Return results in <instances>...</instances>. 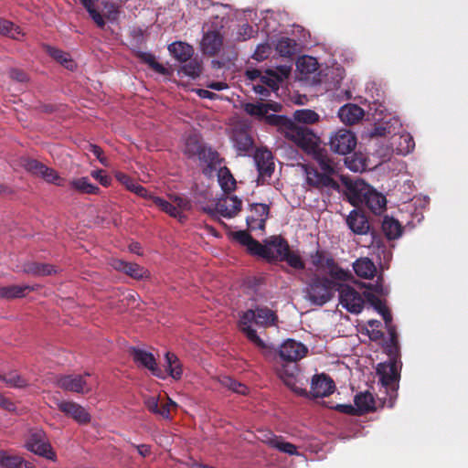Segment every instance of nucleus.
<instances>
[{"label": "nucleus", "mask_w": 468, "mask_h": 468, "mask_svg": "<svg viewBox=\"0 0 468 468\" xmlns=\"http://www.w3.org/2000/svg\"><path fill=\"white\" fill-rule=\"evenodd\" d=\"M243 110L247 114L260 121L264 120L267 124L277 127L289 140L295 138L305 128L298 126L292 119L285 115L269 113L271 111L273 112H281L282 105L280 102H248L243 105Z\"/></svg>", "instance_id": "1"}, {"label": "nucleus", "mask_w": 468, "mask_h": 468, "mask_svg": "<svg viewBox=\"0 0 468 468\" xmlns=\"http://www.w3.org/2000/svg\"><path fill=\"white\" fill-rule=\"evenodd\" d=\"M277 322L278 315L274 311L267 306L256 305L254 309H249L242 314L239 322V328L257 347L264 349L266 344L257 335L256 330L251 327V324L254 323L266 328L276 325Z\"/></svg>", "instance_id": "2"}, {"label": "nucleus", "mask_w": 468, "mask_h": 468, "mask_svg": "<svg viewBox=\"0 0 468 468\" xmlns=\"http://www.w3.org/2000/svg\"><path fill=\"white\" fill-rule=\"evenodd\" d=\"M318 138L308 128L303 129L299 135L291 141L301 147L308 154H312L314 160L316 161L320 169L326 174H335V162L329 156L326 149L320 146L317 143Z\"/></svg>", "instance_id": "3"}, {"label": "nucleus", "mask_w": 468, "mask_h": 468, "mask_svg": "<svg viewBox=\"0 0 468 468\" xmlns=\"http://www.w3.org/2000/svg\"><path fill=\"white\" fill-rule=\"evenodd\" d=\"M338 284L326 276L314 274L305 282V298L312 304L323 306L333 299Z\"/></svg>", "instance_id": "4"}, {"label": "nucleus", "mask_w": 468, "mask_h": 468, "mask_svg": "<svg viewBox=\"0 0 468 468\" xmlns=\"http://www.w3.org/2000/svg\"><path fill=\"white\" fill-rule=\"evenodd\" d=\"M242 201L236 196H226L219 198L215 207H206L203 208L211 218L216 219L218 216L231 218L236 217L241 210Z\"/></svg>", "instance_id": "5"}, {"label": "nucleus", "mask_w": 468, "mask_h": 468, "mask_svg": "<svg viewBox=\"0 0 468 468\" xmlns=\"http://www.w3.org/2000/svg\"><path fill=\"white\" fill-rule=\"evenodd\" d=\"M398 356H389L388 363H380L377 367V374L379 381L387 389H390L396 393L399 388V380L400 378L399 368L398 365Z\"/></svg>", "instance_id": "6"}, {"label": "nucleus", "mask_w": 468, "mask_h": 468, "mask_svg": "<svg viewBox=\"0 0 468 468\" xmlns=\"http://www.w3.org/2000/svg\"><path fill=\"white\" fill-rule=\"evenodd\" d=\"M23 165L27 172L42 178L48 184H53L58 186H65L66 179L61 177L55 169L47 166L36 159H26Z\"/></svg>", "instance_id": "7"}, {"label": "nucleus", "mask_w": 468, "mask_h": 468, "mask_svg": "<svg viewBox=\"0 0 468 468\" xmlns=\"http://www.w3.org/2000/svg\"><path fill=\"white\" fill-rule=\"evenodd\" d=\"M341 305L351 314L362 312L365 303V294L362 295L348 284L339 283L337 287Z\"/></svg>", "instance_id": "8"}, {"label": "nucleus", "mask_w": 468, "mask_h": 468, "mask_svg": "<svg viewBox=\"0 0 468 468\" xmlns=\"http://www.w3.org/2000/svg\"><path fill=\"white\" fill-rule=\"evenodd\" d=\"M28 451L43 456L48 460H54L55 452L52 451L51 445L47 440L46 433L41 429L31 430L26 442Z\"/></svg>", "instance_id": "9"}, {"label": "nucleus", "mask_w": 468, "mask_h": 468, "mask_svg": "<svg viewBox=\"0 0 468 468\" xmlns=\"http://www.w3.org/2000/svg\"><path fill=\"white\" fill-rule=\"evenodd\" d=\"M356 143V136L354 133L350 130L340 129L330 136L329 146L332 152L345 155L355 150Z\"/></svg>", "instance_id": "10"}, {"label": "nucleus", "mask_w": 468, "mask_h": 468, "mask_svg": "<svg viewBox=\"0 0 468 468\" xmlns=\"http://www.w3.org/2000/svg\"><path fill=\"white\" fill-rule=\"evenodd\" d=\"M90 377L89 373L84 375H64L57 379V385L66 391L87 394L93 388V383L87 379Z\"/></svg>", "instance_id": "11"}, {"label": "nucleus", "mask_w": 468, "mask_h": 468, "mask_svg": "<svg viewBox=\"0 0 468 468\" xmlns=\"http://www.w3.org/2000/svg\"><path fill=\"white\" fill-rule=\"evenodd\" d=\"M343 182L346 186V196L350 204L355 207L363 205L366 196L371 186L360 179H343Z\"/></svg>", "instance_id": "12"}, {"label": "nucleus", "mask_w": 468, "mask_h": 468, "mask_svg": "<svg viewBox=\"0 0 468 468\" xmlns=\"http://www.w3.org/2000/svg\"><path fill=\"white\" fill-rule=\"evenodd\" d=\"M258 439L271 448L276 449L281 452L289 455H298L297 447L283 440L282 436H277L271 431H260Z\"/></svg>", "instance_id": "13"}, {"label": "nucleus", "mask_w": 468, "mask_h": 468, "mask_svg": "<svg viewBox=\"0 0 468 468\" xmlns=\"http://www.w3.org/2000/svg\"><path fill=\"white\" fill-rule=\"evenodd\" d=\"M255 163L259 173L258 184H264L266 179L270 178L274 172V162L271 152L269 150H257Z\"/></svg>", "instance_id": "14"}, {"label": "nucleus", "mask_w": 468, "mask_h": 468, "mask_svg": "<svg viewBox=\"0 0 468 468\" xmlns=\"http://www.w3.org/2000/svg\"><path fill=\"white\" fill-rule=\"evenodd\" d=\"M270 207L263 203H253L250 205V215L246 221L251 230H264L265 223L269 218Z\"/></svg>", "instance_id": "15"}, {"label": "nucleus", "mask_w": 468, "mask_h": 468, "mask_svg": "<svg viewBox=\"0 0 468 468\" xmlns=\"http://www.w3.org/2000/svg\"><path fill=\"white\" fill-rule=\"evenodd\" d=\"M56 405L62 413L72 418L79 424H87L90 421V413L85 408L74 401L57 399Z\"/></svg>", "instance_id": "16"}, {"label": "nucleus", "mask_w": 468, "mask_h": 468, "mask_svg": "<svg viewBox=\"0 0 468 468\" xmlns=\"http://www.w3.org/2000/svg\"><path fill=\"white\" fill-rule=\"evenodd\" d=\"M308 348L293 339L286 340L280 347V356L282 360L295 363L306 356Z\"/></svg>", "instance_id": "17"}, {"label": "nucleus", "mask_w": 468, "mask_h": 468, "mask_svg": "<svg viewBox=\"0 0 468 468\" xmlns=\"http://www.w3.org/2000/svg\"><path fill=\"white\" fill-rule=\"evenodd\" d=\"M131 353L135 363L149 369L154 376L161 379L165 378V373L157 366L152 353L139 348H133Z\"/></svg>", "instance_id": "18"}, {"label": "nucleus", "mask_w": 468, "mask_h": 468, "mask_svg": "<svg viewBox=\"0 0 468 468\" xmlns=\"http://www.w3.org/2000/svg\"><path fill=\"white\" fill-rule=\"evenodd\" d=\"M335 388V382L329 376L316 374L312 378L310 393L314 398H324L331 395Z\"/></svg>", "instance_id": "19"}, {"label": "nucleus", "mask_w": 468, "mask_h": 468, "mask_svg": "<svg viewBox=\"0 0 468 468\" xmlns=\"http://www.w3.org/2000/svg\"><path fill=\"white\" fill-rule=\"evenodd\" d=\"M111 266L117 271L125 273L135 280H143L149 277V271L134 262L125 261L121 259H112Z\"/></svg>", "instance_id": "20"}, {"label": "nucleus", "mask_w": 468, "mask_h": 468, "mask_svg": "<svg viewBox=\"0 0 468 468\" xmlns=\"http://www.w3.org/2000/svg\"><path fill=\"white\" fill-rule=\"evenodd\" d=\"M298 367L295 363L290 365H282L278 369V375L282 382L299 396L306 397L308 395L306 389L296 386V375Z\"/></svg>", "instance_id": "21"}, {"label": "nucleus", "mask_w": 468, "mask_h": 468, "mask_svg": "<svg viewBox=\"0 0 468 468\" xmlns=\"http://www.w3.org/2000/svg\"><path fill=\"white\" fill-rule=\"evenodd\" d=\"M346 224L351 231L356 235H366L369 232L370 224L365 212L353 209L346 218Z\"/></svg>", "instance_id": "22"}, {"label": "nucleus", "mask_w": 468, "mask_h": 468, "mask_svg": "<svg viewBox=\"0 0 468 468\" xmlns=\"http://www.w3.org/2000/svg\"><path fill=\"white\" fill-rule=\"evenodd\" d=\"M333 174H326V173H319L317 170H311L307 171V183L311 186L316 187V188H324L328 187L335 190L339 189L338 183L334 180L331 176Z\"/></svg>", "instance_id": "23"}, {"label": "nucleus", "mask_w": 468, "mask_h": 468, "mask_svg": "<svg viewBox=\"0 0 468 468\" xmlns=\"http://www.w3.org/2000/svg\"><path fill=\"white\" fill-rule=\"evenodd\" d=\"M223 45V37L217 31H208L201 40V49L204 54L214 56L219 52Z\"/></svg>", "instance_id": "24"}, {"label": "nucleus", "mask_w": 468, "mask_h": 468, "mask_svg": "<svg viewBox=\"0 0 468 468\" xmlns=\"http://www.w3.org/2000/svg\"><path fill=\"white\" fill-rule=\"evenodd\" d=\"M22 271L35 277L49 276L58 272L55 265L37 261H27L22 265Z\"/></svg>", "instance_id": "25"}, {"label": "nucleus", "mask_w": 468, "mask_h": 468, "mask_svg": "<svg viewBox=\"0 0 468 468\" xmlns=\"http://www.w3.org/2000/svg\"><path fill=\"white\" fill-rule=\"evenodd\" d=\"M363 205H365L374 214L378 215L386 210L387 199L384 195L370 187Z\"/></svg>", "instance_id": "26"}, {"label": "nucleus", "mask_w": 468, "mask_h": 468, "mask_svg": "<svg viewBox=\"0 0 468 468\" xmlns=\"http://www.w3.org/2000/svg\"><path fill=\"white\" fill-rule=\"evenodd\" d=\"M35 286L31 285H8L0 286V299L14 300L25 297L28 292H34Z\"/></svg>", "instance_id": "27"}, {"label": "nucleus", "mask_w": 468, "mask_h": 468, "mask_svg": "<svg viewBox=\"0 0 468 468\" xmlns=\"http://www.w3.org/2000/svg\"><path fill=\"white\" fill-rule=\"evenodd\" d=\"M338 116L346 124L352 125L364 116V110L356 104H346L339 109Z\"/></svg>", "instance_id": "28"}, {"label": "nucleus", "mask_w": 468, "mask_h": 468, "mask_svg": "<svg viewBox=\"0 0 468 468\" xmlns=\"http://www.w3.org/2000/svg\"><path fill=\"white\" fill-rule=\"evenodd\" d=\"M232 141L239 154H246L253 147L251 136L244 129H236L232 134Z\"/></svg>", "instance_id": "29"}, {"label": "nucleus", "mask_w": 468, "mask_h": 468, "mask_svg": "<svg viewBox=\"0 0 468 468\" xmlns=\"http://www.w3.org/2000/svg\"><path fill=\"white\" fill-rule=\"evenodd\" d=\"M168 50L171 55L180 62L188 61L194 54V48L191 45L176 41L168 46Z\"/></svg>", "instance_id": "30"}, {"label": "nucleus", "mask_w": 468, "mask_h": 468, "mask_svg": "<svg viewBox=\"0 0 468 468\" xmlns=\"http://www.w3.org/2000/svg\"><path fill=\"white\" fill-rule=\"evenodd\" d=\"M353 269L356 274L363 279H372L377 272L374 262L367 257L357 259L353 263Z\"/></svg>", "instance_id": "31"}, {"label": "nucleus", "mask_w": 468, "mask_h": 468, "mask_svg": "<svg viewBox=\"0 0 468 468\" xmlns=\"http://www.w3.org/2000/svg\"><path fill=\"white\" fill-rule=\"evenodd\" d=\"M70 189L79 194L98 195L100 187L90 182L87 176L73 178L69 182Z\"/></svg>", "instance_id": "32"}, {"label": "nucleus", "mask_w": 468, "mask_h": 468, "mask_svg": "<svg viewBox=\"0 0 468 468\" xmlns=\"http://www.w3.org/2000/svg\"><path fill=\"white\" fill-rule=\"evenodd\" d=\"M354 403L360 416L375 410L374 398L368 391L356 394L354 399Z\"/></svg>", "instance_id": "33"}, {"label": "nucleus", "mask_w": 468, "mask_h": 468, "mask_svg": "<svg viewBox=\"0 0 468 468\" xmlns=\"http://www.w3.org/2000/svg\"><path fill=\"white\" fill-rule=\"evenodd\" d=\"M269 247L273 250V258L271 259V261H282V259L291 250L288 241L281 236L272 237L269 241Z\"/></svg>", "instance_id": "34"}, {"label": "nucleus", "mask_w": 468, "mask_h": 468, "mask_svg": "<svg viewBox=\"0 0 468 468\" xmlns=\"http://www.w3.org/2000/svg\"><path fill=\"white\" fill-rule=\"evenodd\" d=\"M152 203L160 208L163 212L168 214L172 218L178 219L180 222H184L186 218L184 213L179 211V209L173 204V202L171 203L160 197L155 196Z\"/></svg>", "instance_id": "35"}, {"label": "nucleus", "mask_w": 468, "mask_h": 468, "mask_svg": "<svg viewBox=\"0 0 468 468\" xmlns=\"http://www.w3.org/2000/svg\"><path fill=\"white\" fill-rule=\"evenodd\" d=\"M204 144L198 135L190 134L186 139L183 153L189 159L196 158L200 154Z\"/></svg>", "instance_id": "36"}, {"label": "nucleus", "mask_w": 468, "mask_h": 468, "mask_svg": "<svg viewBox=\"0 0 468 468\" xmlns=\"http://www.w3.org/2000/svg\"><path fill=\"white\" fill-rule=\"evenodd\" d=\"M382 231L388 239H396L402 234V227L399 220L386 216L382 221Z\"/></svg>", "instance_id": "37"}, {"label": "nucleus", "mask_w": 468, "mask_h": 468, "mask_svg": "<svg viewBox=\"0 0 468 468\" xmlns=\"http://www.w3.org/2000/svg\"><path fill=\"white\" fill-rule=\"evenodd\" d=\"M144 404L146 409L154 413L160 415L162 418L170 419V411L168 405H159V399L155 396H147L144 398Z\"/></svg>", "instance_id": "38"}, {"label": "nucleus", "mask_w": 468, "mask_h": 468, "mask_svg": "<svg viewBox=\"0 0 468 468\" xmlns=\"http://www.w3.org/2000/svg\"><path fill=\"white\" fill-rule=\"evenodd\" d=\"M0 465L5 468H33L30 463L17 455H11L4 451H0Z\"/></svg>", "instance_id": "39"}, {"label": "nucleus", "mask_w": 468, "mask_h": 468, "mask_svg": "<svg viewBox=\"0 0 468 468\" xmlns=\"http://www.w3.org/2000/svg\"><path fill=\"white\" fill-rule=\"evenodd\" d=\"M196 158L207 165L209 169H215L221 162L218 153L211 147H207L206 144H204L200 154H198Z\"/></svg>", "instance_id": "40"}, {"label": "nucleus", "mask_w": 468, "mask_h": 468, "mask_svg": "<svg viewBox=\"0 0 468 468\" xmlns=\"http://www.w3.org/2000/svg\"><path fill=\"white\" fill-rule=\"evenodd\" d=\"M330 269L327 271L329 275V279L340 283V282H345L353 279V274L350 271L345 270L338 265L336 261H329Z\"/></svg>", "instance_id": "41"}, {"label": "nucleus", "mask_w": 468, "mask_h": 468, "mask_svg": "<svg viewBox=\"0 0 468 468\" xmlns=\"http://www.w3.org/2000/svg\"><path fill=\"white\" fill-rule=\"evenodd\" d=\"M247 250L250 254L259 256L270 262H271V259L273 258V250L269 247V243L267 245H262L255 239H252L250 245L247 248Z\"/></svg>", "instance_id": "42"}, {"label": "nucleus", "mask_w": 468, "mask_h": 468, "mask_svg": "<svg viewBox=\"0 0 468 468\" xmlns=\"http://www.w3.org/2000/svg\"><path fill=\"white\" fill-rule=\"evenodd\" d=\"M319 114L314 110L301 109L293 112L292 122L298 126H300L298 123L314 124L319 121Z\"/></svg>", "instance_id": "43"}, {"label": "nucleus", "mask_w": 468, "mask_h": 468, "mask_svg": "<svg viewBox=\"0 0 468 468\" xmlns=\"http://www.w3.org/2000/svg\"><path fill=\"white\" fill-rule=\"evenodd\" d=\"M275 49L282 57L290 58L295 54L297 43L292 38L282 37L277 41Z\"/></svg>", "instance_id": "44"}, {"label": "nucleus", "mask_w": 468, "mask_h": 468, "mask_svg": "<svg viewBox=\"0 0 468 468\" xmlns=\"http://www.w3.org/2000/svg\"><path fill=\"white\" fill-rule=\"evenodd\" d=\"M165 361L167 364V371L174 379H180L183 375L182 364L176 354L167 352L165 354Z\"/></svg>", "instance_id": "45"}, {"label": "nucleus", "mask_w": 468, "mask_h": 468, "mask_svg": "<svg viewBox=\"0 0 468 468\" xmlns=\"http://www.w3.org/2000/svg\"><path fill=\"white\" fill-rule=\"evenodd\" d=\"M218 176L219 185L225 193L229 194L235 189L236 180L228 167L219 168Z\"/></svg>", "instance_id": "46"}, {"label": "nucleus", "mask_w": 468, "mask_h": 468, "mask_svg": "<svg viewBox=\"0 0 468 468\" xmlns=\"http://www.w3.org/2000/svg\"><path fill=\"white\" fill-rule=\"evenodd\" d=\"M312 263L317 269L329 270V261H335L332 254L326 250H317L311 255Z\"/></svg>", "instance_id": "47"}, {"label": "nucleus", "mask_w": 468, "mask_h": 468, "mask_svg": "<svg viewBox=\"0 0 468 468\" xmlns=\"http://www.w3.org/2000/svg\"><path fill=\"white\" fill-rule=\"evenodd\" d=\"M185 64L179 69V73H183L192 79L199 77L202 72V64L198 58H190L188 61L184 62Z\"/></svg>", "instance_id": "48"}, {"label": "nucleus", "mask_w": 468, "mask_h": 468, "mask_svg": "<svg viewBox=\"0 0 468 468\" xmlns=\"http://www.w3.org/2000/svg\"><path fill=\"white\" fill-rule=\"evenodd\" d=\"M0 35L18 39L23 35L21 28L13 22L0 17Z\"/></svg>", "instance_id": "49"}, {"label": "nucleus", "mask_w": 468, "mask_h": 468, "mask_svg": "<svg viewBox=\"0 0 468 468\" xmlns=\"http://www.w3.org/2000/svg\"><path fill=\"white\" fill-rule=\"evenodd\" d=\"M396 151L398 154L406 155L413 151L415 147V142L413 137L410 133H404L398 137Z\"/></svg>", "instance_id": "50"}, {"label": "nucleus", "mask_w": 468, "mask_h": 468, "mask_svg": "<svg viewBox=\"0 0 468 468\" xmlns=\"http://www.w3.org/2000/svg\"><path fill=\"white\" fill-rule=\"evenodd\" d=\"M0 380L5 382L10 388H25L27 386V381L16 371H11L7 374H0Z\"/></svg>", "instance_id": "51"}, {"label": "nucleus", "mask_w": 468, "mask_h": 468, "mask_svg": "<svg viewBox=\"0 0 468 468\" xmlns=\"http://www.w3.org/2000/svg\"><path fill=\"white\" fill-rule=\"evenodd\" d=\"M48 54L56 59L58 62H59L61 65L66 67L69 69H72L74 67L73 60L69 58V55L58 48H48Z\"/></svg>", "instance_id": "52"}, {"label": "nucleus", "mask_w": 468, "mask_h": 468, "mask_svg": "<svg viewBox=\"0 0 468 468\" xmlns=\"http://www.w3.org/2000/svg\"><path fill=\"white\" fill-rule=\"evenodd\" d=\"M137 56L142 61L146 63L155 72L160 73L162 75H165L167 73V69L162 64L155 60V58L153 54L148 52H139Z\"/></svg>", "instance_id": "53"}, {"label": "nucleus", "mask_w": 468, "mask_h": 468, "mask_svg": "<svg viewBox=\"0 0 468 468\" xmlns=\"http://www.w3.org/2000/svg\"><path fill=\"white\" fill-rule=\"evenodd\" d=\"M282 261H286L290 267L295 270H303L305 268V263L300 254L292 250L286 253Z\"/></svg>", "instance_id": "54"}, {"label": "nucleus", "mask_w": 468, "mask_h": 468, "mask_svg": "<svg viewBox=\"0 0 468 468\" xmlns=\"http://www.w3.org/2000/svg\"><path fill=\"white\" fill-rule=\"evenodd\" d=\"M169 198L182 213L190 210L192 207L191 201L184 196L173 194L169 195Z\"/></svg>", "instance_id": "55"}, {"label": "nucleus", "mask_w": 468, "mask_h": 468, "mask_svg": "<svg viewBox=\"0 0 468 468\" xmlns=\"http://www.w3.org/2000/svg\"><path fill=\"white\" fill-rule=\"evenodd\" d=\"M222 384L228 387L230 390L239 393V394H246L248 392V387L244 384L238 382L237 380L231 378H224L222 379Z\"/></svg>", "instance_id": "56"}, {"label": "nucleus", "mask_w": 468, "mask_h": 468, "mask_svg": "<svg viewBox=\"0 0 468 468\" xmlns=\"http://www.w3.org/2000/svg\"><path fill=\"white\" fill-rule=\"evenodd\" d=\"M387 330L389 335V344L387 346L388 355L389 356H394V355L398 356L399 343H398V335H397L396 327H395V325L387 327Z\"/></svg>", "instance_id": "57"}, {"label": "nucleus", "mask_w": 468, "mask_h": 468, "mask_svg": "<svg viewBox=\"0 0 468 468\" xmlns=\"http://www.w3.org/2000/svg\"><path fill=\"white\" fill-rule=\"evenodd\" d=\"M93 3L94 2H90V3H87V4H82V5L88 11V13L90 14V17L96 23V25L100 28H103L104 26H105V21L103 19V16L94 8Z\"/></svg>", "instance_id": "58"}, {"label": "nucleus", "mask_w": 468, "mask_h": 468, "mask_svg": "<svg viewBox=\"0 0 468 468\" xmlns=\"http://www.w3.org/2000/svg\"><path fill=\"white\" fill-rule=\"evenodd\" d=\"M271 54V46L268 43L260 44L257 46L252 58L257 61H262L266 59Z\"/></svg>", "instance_id": "59"}, {"label": "nucleus", "mask_w": 468, "mask_h": 468, "mask_svg": "<svg viewBox=\"0 0 468 468\" xmlns=\"http://www.w3.org/2000/svg\"><path fill=\"white\" fill-rule=\"evenodd\" d=\"M254 33L255 31L253 27L250 24L246 23L239 28L236 38L238 41H245L251 38L254 36Z\"/></svg>", "instance_id": "60"}, {"label": "nucleus", "mask_w": 468, "mask_h": 468, "mask_svg": "<svg viewBox=\"0 0 468 468\" xmlns=\"http://www.w3.org/2000/svg\"><path fill=\"white\" fill-rule=\"evenodd\" d=\"M365 301L370 303L378 313L387 307L383 301L372 292H365Z\"/></svg>", "instance_id": "61"}, {"label": "nucleus", "mask_w": 468, "mask_h": 468, "mask_svg": "<svg viewBox=\"0 0 468 468\" xmlns=\"http://www.w3.org/2000/svg\"><path fill=\"white\" fill-rule=\"evenodd\" d=\"M115 178L129 191H131L137 183L133 178L122 172H117L115 174Z\"/></svg>", "instance_id": "62"}, {"label": "nucleus", "mask_w": 468, "mask_h": 468, "mask_svg": "<svg viewBox=\"0 0 468 468\" xmlns=\"http://www.w3.org/2000/svg\"><path fill=\"white\" fill-rule=\"evenodd\" d=\"M233 238L239 244H241L242 246H245L246 248H248V246L250 245V242L253 239L252 236L245 230L236 231L233 234Z\"/></svg>", "instance_id": "63"}, {"label": "nucleus", "mask_w": 468, "mask_h": 468, "mask_svg": "<svg viewBox=\"0 0 468 468\" xmlns=\"http://www.w3.org/2000/svg\"><path fill=\"white\" fill-rule=\"evenodd\" d=\"M90 176L103 186H109L112 183V178L101 169L91 171Z\"/></svg>", "instance_id": "64"}]
</instances>
